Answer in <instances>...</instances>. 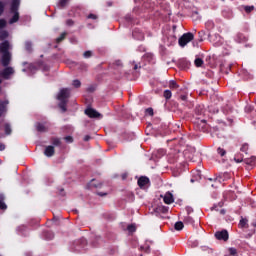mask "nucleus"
I'll list each match as a JSON object with an SVG mask.
<instances>
[{
  "label": "nucleus",
  "instance_id": "nucleus-1",
  "mask_svg": "<svg viewBox=\"0 0 256 256\" xmlns=\"http://www.w3.org/2000/svg\"><path fill=\"white\" fill-rule=\"evenodd\" d=\"M10 49H12V47L9 41H4L0 44V53H2V67H9V65H11L13 55L11 54V52H9Z\"/></svg>",
  "mask_w": 256,
  "mask_h": 256
},
{
  "label": "nucleus",
  "instance_id": "nucleus-2",
  "mask_svg": "<svg viewBox=\"0 0 256 256\" xmlns=\"http://www.w3.org/2000/svg\"><path fill=\"white\" fill-rule=\"evenodd\" d=\"M69 95H71V90L68 88H63L58 93L57 99L60 101L59 107L63 113L67 111V99H69Z\"/></svg>",
  "mask_w": 256,
  "mask_h": 256
},
{
  "label": "nucleus",
  "instance_id": "nucleus-3",
  "mask_svg": "<svg viewBox=\"0 0 256 256\" xmlns=\"http://www.w3.org/2000/svg\"><path fill=\"white\" fill-rule=\"evenodd\" d=\"M20 5H21V0H12L10 12L13 13L14 15L9 21L10 25H13V23H17V21H19V6Z\"/></svg>",
  "mask_w": 256,
  "mask_h": 256
},
{
  "label": "nucleus",
  "instance_id": "nucleus-4",
  "mask_svg": "<svg viewBox=\"0 0 256 256\" xmlns=\"http://www.w3.org/2000/svg\"><path fill=\"white\" fill-rule=\"evenodd\" d=\"M193 39H194L193 33L188 32L179 38L178 43L180 47H185V45H187V43H191Z\"/></svg>",
  "mask_w": 256,
  "mask_h": 256
},
{
  "label": "nucleus",
  "instance_id": "nucleus-5",
  "mask_svg": "<svg viewBox=\"0 0 256 256\" xmlns=\"http://www.w3.org/2000/svg\"><path fill=\"white\" fill-rule=\"evenodd\" d=\"M12 75H15V68L11 66H6L2 71H0V77H2V79L9 80Z\"/></svg>",
  "mask_w": 256,
  "mask_h": 256
},
{
  "label": "nucleus",
  "instance_id": "nucleus-6",
  "mask_svg": "<svg viewBox=\"0 0 256 256\" xmlns=\"http://www.w3.org/2000/svg\"><path fill=\"white\" fill-rule=\"evenodd\" d=\"M149 178L147 176H141L138 179V186L140 187V189H148L149 188Z\"/></svg>",
  "mask_w": 256,
  "mask_h": 256
},
{
  "label": "nucleus",
  "instance_id": "nucleus-7",
  "mask_svg": "<svg viewBox=\"0 0 256 256\" xmlns=\"http://www.w3.org/2000/svg\"><path fill=\"white\" fill-rule=\"evenodd\" d=\"M215 237L218 239V241H228L229 232H227V230L218 231L215 233Z\"/></svg>",
  "mask_w": 256,
  "mask_h": 256
},
{
  "label": "nucleus",
  "instance_id": "nucleus-8",
  "mask_svg": "<svg viewBox=\"0 0 256 256\" xmlns=\"http://www.w3.org/2000/svg\"><path fill=\"white\" fill-rule=\"evenodd\" d=\"M85 114L90 117L91 119H95L97 117H101V114H99V112H97L95 109L93 108H88L85 110Z\"/></svg>",
  "mask_w": 256,
  "mask_h": 256
},
{
  "label": "nucleus",
  "instance_id": "nucleus-9",
  "mask_svg": "<svg viewBox=\"0 0 256 256\" xmlns=\"http://www.w3.org/2000/svg\"><path fill=\"white\" fill-rule=\"evenodd\" d=\"M176 41H177V37L173 34H170L169 36L164 38V43L168 47H171V45H173Z\"/></svg>",
  "mask_w": 256,
  "mask_h": 256
},
{
  "label": "nucleus",
  "instance_id": "nucleus-10",
  "mask_svg": "<svg viewBox=\"0 0 256 256\" xmlns=\"http://www.w3.org/2000/svg\"><path fill=\"white\" fill-rule=\"evenodd\" d=\"M134 39H137L138 41H143L145 39V35L142 34L141 30L135 29L132 33Z\"/></svg>",
  "mask_w": 256,
  "mask_h": 256
},
{
  "label": "nucleus",
  "instance_id": "nucleus-11",
  "mask_svg": "<svg viewBox=\"0 0 256 256\" xmlns=\"http://www.w3.org/2000/svg\"><path fill=\"white\" fill-rule=\"evenodd\" d=\"M37 131L40 133H45L46 131H49V124L45 123H38L36 126Z\"/></svg>",
  "mask_w": 256,
  "mask_h": 256
},
{
  "label": "nucleus",
  "instance_id": "nucleus-12",
  "mask_svg": "<svg viewBox=\"0 0 256 256\" xmlns=\"http://www.w3.org/2000/svg\"><path fill=\"white\" fill-rule=\"evenodd\" d=\"M44 155L46 157H53V155H55V147L54 146H47L44 150Z\"/></svg>",
  "mask_w": 256,
  "mask_h": 256
},
{
  "label": "nucleus",
  "instance_id": "nucleus-13",
  "mask_svg": "<svg viewBox=\"0 0 256 256\" xmlns=\"http://www.w3.org/2000/svg\"><path fill=\"white\" fill-rule=\"evenodd\" d=\"M173 194H171L170 192H167L164 196V203H166V205H171V203H173Z\"/></svg>",
  "mask_w": 256,
  "mask_h": 256
},
{
  "label": "nucleus",
  "instance_id": "nucleus-14",
  "mask_svg": "<svg viewBox=\"0 0 256 256\" xmlns=\"http://www.w3.org/2000/svg\"><path fill=\"white\" fill-rule=\"evenodd\" d=\"M246 165H250V167H256V157L252 156L244 160Z\"/></svg>",
  "mask_w": 256,
  "mask_h": 256
},
{
  "label": "nucleus",
  "instance_id": "nucleus-15",
  "mask_svg": "<svg viewBox=\"0 0 256 256\" xmlns=\"http://www.w3.org/2000/svg\"><path fill=\"white\" fill-rule=\"evenodd\" d=\"M9 105V101H0V117L5 113V108Z\"/></svg>",
  "mask_w": 256,
  "mask_h": 256
},
{
  "label": "nucleus",
  "instance_id": "nucleus-16",
  "mask_svg": "<svg viewBox=\"0 0 256 256\" xmlns=\"http://www.w3.org/2000/svg\"><path fill=\"white\" fill-rule=\"evenodd\" d=\"M235 41L237 43H243V41H247V38H245V35H243L242 33H238L235 37Z\"/></svg>",
  "mask_w": 256,
  "mask_h": 256
},
{
  "label": "nucleus",
  "instance_id": "nucleus-17",
  "mask_svg": "<svg viewBox=\"0 0 256 256\" xmlns=\"http://www.w3.org/2000/svg\"><path fill=\"white\" fill-rule=\"evenodd\" d=\"M25 50L28 53H31V51H33V43H31V41H26L25 42Z\"/></svg>",
  "mask_w": 256,
  "mask_h": 256
},
{
  "label": "nucleus",
  "instance_id": "nucleus-18",
  "mask_svg": "<svg viewBox=\"0 0 256 256\" xmlns=\"http://www.w3.org/2000/svg\"><path fill=\"white\" fill-rule=\"evenodd\" d=\"M7 37H9V32H7L6 30L0 31V41H5Z\"/></svg>",
  "mask_w": 256,
  "mask_h": 256
},
{
  "label": "nucleus",
  "instance_id": "nucleus-19",
  "mask_svg": "<svg viewBox=\"0 0 256 256\" xmlns=\"http://www.w3.org/2000/svg\"><path fill=\"white\" fill-rule=\"evenodd\" d=\"M127 231H129V233H135V231H137V227L135 226V224H129L127 226Z\"/></svg>",
  "mask_w": 256,
  "mask_h": 256
},
{
  "label": "nucleus",
  "instance_id": "nucleus-20",
  "mask_svg": "<svg viewBox=\"0 0 256 256\" xmlns=\"http://www.w3.org/2000/svg\"><path fill=\"white\" fill-rule=\"evenodd\" d=\"M4 129H5V134L6 135H11V125L9 124V123H6L5 125H4Z\"/></svg>",
  "mask_w": 256,
  "mask_h": 256
},
{
  "label": "nucleus",
  "instance_id": "nucleus-21",
  "mask_svg": "<svg viewBox=\"0 0 256 256\" xmlns=\"http://www.w3.org/2000/svg\"><path fill=\"white\" fill-rule=\"evenodd\" d=\"M52 145H54V147H60V145H61V139H59V138H53V139H52Z\"/></svg>",
  "mask_w": 256,
  "mask_h": 256
},
{
  "label": "nucleus",
  "instance_id": "nucleus-22",
  "mask_svg": "<svg viewBox=\"0 0 256 256\" xmlns=\"http://www.w3.org/2000/svg\"><path fill=\"white\" fill-rule=\"evenodd\" d=\"M70 0H59L58 7H67Z\"/></svg>",
  "mask_w": 256,
  "mask_h": 256
},
{
  "label": "nucleus",
  "instance_id": "nucleus-23",
  "mask_svg": "<svg viewBox=\"0 0 256 256\" xmlns=\"http://www.w3.org/2000/svg\"><path fill=\"white\" fill-rule=\"evenodd\" d=\"M194 65L196 67H202L203 66V59L201 58H196L195 61H194Z\"/></svg>",
  "mask_w": 256,
  "mask_h": 256
},
{
  "label": "nucleus",
  "instance_id": "nucleus-24",
  "mask_svg": "<svg viewBox=\"0 0 256 256\" xmlns=\"http://www.w3.org/2000/svg\"><path fill=\"white\" fill-rule=\"evenodd\" d=\"M169 87H170V89H178L179 85L177 84V82H175V80H171L169 82Z\"/></svg>",
  "mask_w": 256,
  "mask_h": 256
},
{
  "label": "nucleus",
  "instance_id": "nucleus-25",
  "mask_svg": "<svg viewBox=\"0 0 256 256\" xmlns=\"http://www.w3.org/2000/svg\"><path fill=\"white\" fill-rule=\"evenodd\" d=\"M240 151L247 155V152L249 151V144H243L240 148Z\"/></svg>",
  "mask_w": 256,
  "mask_h": 256
},
{
  "label": "nucleus",
  "instance_id": "nucleus-26",
  "mask_svg": "<svg viewBox=\"0 0 256 256\" xmlns=\"http://www.w3.org/2000/svg\"><path fill=\"white\" fill-rule=\"evenodd\" d=\"M157 211H160V213H167L169 211V207L166 206H159L157 208Z\"/></svg>",
  "mask_w": 256,
  "mask_h": 256
},
{
  "label": "nucleus",
  "instance_id": "nucleus-27",
  "mask_svg": "<svg viewBox=\"0 0 256 256\" xmlns=\"http://www.w3.org/2000/svg\"><path fill=\"white\" fill-rule=\"evenodd\" d=\"M174 227L176 231H181L184 227L183 222H176Z\"/></svg>",
  "mask_w": 256,
  "mask_h": 256
},
{
  "label": "nucleus",
  "instance_id": "nucleus-28",
  "mask_svg": "<svg viewBox=\"0 0 256 256\" xmlns=\"http://www.w3.org/2000/svg\"><path fill=\"white\" fill-rule=\"evenodd\" d=\"M65 37H67V32H63L60 37H58L56 39V43H61V41H63V39H65Z\"/></svg>",
  "mask_w": 256,
  "mask_h": 256
},
{
  "label": "nucleus",
  "instance_id": "nucleus-29",
  "mask_svg": "<svg viewBox=\"0 0 256 256\" xmlns=\"http://www.w3.org/2000/svg\"><path fill=\"white\" fill-rule=\"evenodd\" d=\"M184 223H188L189 225H193L194 223V220L191 216H187L185 219H184Z\"/></svg>",
  "mask_w": 256,
  "mask_h": 256
},
{
  "label": "nucleus",
  "instance_id": "nucleus-30",
  "mask_svg": "<svg viewBox=\"0 0 256 256\" xmlns=\"http://www.w3.org/2000/svg\"><path fill=\"white\" fill-rule=\"evenodd\" d=\"M209 181H214L215 183H221L223 181V178L221 176L215 177V178H209Z\"/></svg>",
  "mask_w": 256,
  "mask_h": 256
},
{
  "label": "nucleus",
  "instance_id": "nucleus-31",
  "mask_svg": "<svg viewBox=\"0 0 256 256\" xmlns=\"http://www.w3.org/2000/svg\"><path fill=\"white\" fill-rule=\"evenodd\" d=\"M217 153H218V155H220L221 157H224V155H226V151H225V149H223V148H218L217 149Z\"/></svg>",
  "mask_w": 256,
  "mask_h": 256
},
{
  "label": "nucleus",
  "instance_id": "nucleus-32",
  "mask_svg": "<svg viewBox=\"0 0 256 256\" xmlns=\"http://www.w3.org/2000/svg\"><path fill=\"white\" fill-rule=\"evenodd\" d=\"M164 97L165 99H170L172 97V93L170 90H165L164 91Z\"/></svg>",
  "mask_w": 256,
  "mask_h": 256
},
{
  "label": "nucleus",
  "instance_id": "nucleus-33",
  "mask_svg": "<svg viewBox=\"0 0 256 256\" xmlns=\"http://www.w3.org/2000/svg\"><path fill=\"white\" fill-rule=\"evenodd\" d=\"M255 9V6H245L244 7V11H246V13H251V11H253Z\"/></svg>",
  "mask_w": 256,
  "mask_h": 256
},
{
  "label": "nucleus",
  "instance_id": "nucleus-34",
  "mask_svg": "<svg viewBox=\"0 0 256 256\" xmlns=\"http://www.w3.org/2000/svg\"><path fill=\"white\" fill-rule=\"evenodd\" d=\"M72 85H73V87H76V89H79V87H81V81L74 80Z\"/></svg>",
  "mask_w": 256,
  "mask_h": 256
},
{
  "label": "nucleus",
  "instance_id": "nucleus-35",
  "mask_svg": "<svg viewBox=\"0 0 256 256\" xmlns=\"http://www.w3.org/2000/svg\"><path fill=\"white\" fill-rule=\"evenodd\" d=\"M92 55H93V52L88 50V51L84 52L83 57L85 59H89V57H91Z\"/></svg>",
  "mask_w": 256,
  "mask_h": 256
},
{
  "label": "nucleus",
  "instance_id": "nucleus-36",
  "mask_svg": "<svg viewBox=\"0 0 256 256\" xmlns=\"http://www.w3.org/2000/svg\"><path fill=\"white\" fill-rule=\"evenodd\" d=\"M3 11H5V3L0 1V16L3 15Z\"/></svg>",
  "mask_w": 256,
  "mask_h": 256
},
{
  "label": "nucleus",
  "instance_id": "nucleus-37",
  "mask_svg": "<svg viewBox=\"0 0 256 256\" xmlns=\"http://www.w3.org/2000/svg\"><path fill=\"white\" fill-rule=\"evenodd\" d=\"M6 25H7V21H5L4 19H1L0 20V29H3Z\"/></svg>",
  "mask_w": 256,
  "mask_h": 256
},
{
  "label": "nucleus",
  "instance_id": "nucleus-38",
  "mask_svg": "<svg viewBox=\"0 0 256 256\" xmlns=\"http://www.w3.org/2000/svg\"><path fill=\"white\" fill-rule=\"evenodd\" d=\"M228 251H229L230 255H237V249H235V248H229Z\"/></svg>",
  "mask_w": 256,
  "mask_h": 256
},
{
  "label": "nucleus",
  "instance_id": "nucleus-39",
  "mask_svg": "<svg viewBox=\"0 0 256 256\" xmlns=\"http://www.w3.org/2000/svg\"><path fill=\"white\" fill-rule=\"evenodd\" d=\"M146 115H150V117H153V108L146 109Z\"/></svg>",
  "mask_w": 256,
  "mask_h": 256
},
{
  "label": "nucleus",
  "instance_id": "nucleus-40",
  "mask_svg": "<svg viewBox=\"0 0 256 256\" xmlns=\"http://www.w3.org/2000/svg\"><path fill=\"white\" fill-rule=\"evenodd\" d=\"M64 140L66 141V143H73V137L71 136H66Z\"/></svg>",
  "mask_w": 256,
  "mask_h": 256
},
{
  "label": "nucleus",
  "instance_id": "nucleus-41",
  "mask_svg": "<svg viewBox=\"0 0 256 256\" xmlns=\"http://www.w3.org/2000/svg\"><path fill=\"white\" fill-rule=\"evenodd\" d=\"M234 161L236 163H243V157L237 158V156L234 157Z\"/></svg>",
  "mask_w": 256,
  "mask_h": 256
},
{
  "label": "nucleus",
  "instance_id": "nucleus-42",
  "mask_svg": "<svg viewBox=\"0 0 256 256\" xmlns=\"http://www.w3.org/2000/svg\"><path fill=\"white\" fill-rule=\"evenodd\" d=\"M0 209H7V204H5L3 201H0Z\"/></svg>",
  "mask_w": 256,
  "mask_h": 256
},
{
  "label": "nucleus",
  "instance_id": "nucleus-43",
  "mask_svg": "<svg viewBox=\"0 0 256 256\" xmlns=\"http://www.w3.org/2000/svg\"><path fill=\"white\" fill-rule=\"evenodd\" d=\"M186 211H187L188 215H191V213H193V208L188 206V207H186Z\"/></svg>",
  "mask_w": 256,
  "mask_h": 256
},
{
  "label": "nucleus",
  "instance_id": "nucleus-44",
  "mask_svg": "<svg viewBox=\"0 0 256 256\" xmlns=\"http://www.w3.org/2000/svg\"><path fill=\"white\" fill-rule=\"evenodd\" d=\"M240 225L241 227H245V225H247V220H244V219L240 220Z\"/></svg>",
  "mask_w": 256,
  "mask_h": 256
},
{
  "label": "nucleus",
  "instance_id": "nucleus-45",
  "mask_svg": "<svg viewBox=\"0 0 256 256\" xmlns=\"http://www.w3.org/2000/svg\"><path fill=\"white\" fill-rule=\"evenodd\" d=\"M91 187H101V184H95V180H92Z\"/></svg>",
  "mask_w": 256,
  "mask_h": 256
},
{
  "label": "nucleus",
  "instance_id": "nucleus-46",
  "mask_svg": "<svg viewBox=\"0 0 256 256\" xmlns=\"http://www.w3.org/2000/svg\"><path fill=\"white\" fill-rule=\"evenodd\" d=\"M88 19H97V15H95V14H90V15L88 16Z\"/></svg>",
  "mask_w": 256,
  "mask_h": 256
},
{
  "label": "nucleus",
  "instance_id": "nucleus-47",
  "mask_svg": "<svg viewBox=\"0 0 256 256\" xmlns=\"http://www.w3.org/2000/svg\"><path fill=\"white\" fill-rule=\"evenodd\" d=\"M115 65H117V67H121L123 65V63H121V60H117L115 62Z\"/></svg>",
  "mask_w": 256,
  "mask_h": 256
},
{
  "label": "nucleus",
  "instance_id": "nucleus-48",
  "mask_svg": "<svg viewBox=\"0 0 256 256\" xmlns=\"http://www.w3.org/2000/svg\"><path fill=\"white\" fill-rule=\"evenodd\" d=\"M66 25H69V26L73 25V20H67Z\"/></svg>",
  "mask_w": 256,
  "mask_h": 256
},
{
  "label": "nucleus",
  "instance_id": "nucleus-49",
  "mask_svg": "<svg viewBox=\"0 0 256 256\" xmlns=\"http://www.w3.org/2000/svg\"><path fill=\"white\" fill-rule=\"evenodd\" d=\"M180 98H181L182 101H187V96L186 95H182V96H180Z\"/></svg>",
  "mask_w": 256,
  "mask_h": 256
},
{
  "label": "nucleus",
  "instance_id": "nucleus-50",
  "mask_svg": "<svg viewBox=\"0 0 256 256\" xmlns=\"http://www.w3.org/2000/svg\"><path fill=\"white\" fill-rule=\"evenodd\" d=\"M0 151H5V144H0Z\"/></svg>",
  "mask_w": 256,
  "mask_h": 256
},
{
  "label": "nucleus",
  "instance_id": "nucleus-51",
  "mask_svg": "<svg viewBox=\"0 0 256 256\" xmlns=\"http://www.w3.org/2000/svg\"><path fill=\"white\" fill-rule=\"evenodd\" d=\"M89 139H91V136H89V135H86V136L84 137V141H89Z\"/></svg>",
  "mask_w": 256,
  "mask_h": 256
},
{
  "label": "nucleus",
  "instance_id": "nucleus-52",
  "mask_svg": "<svg viewBox=\"0 0 256 256\" xmlns=\"http://www.w3.org/2000/svg\"><path fill=\"white\" fill-rule=\"evenodd\" d=\"M134 69L135 70L139 69V65L135 64Z\"/></svg>",
  "mask_w": 256,
  "mask_h": 256
},
{
  "label": "nucleus",
  "instance_id": "nucleus-53",
  "mask_svg": "<svg viewBox=\"0 0 256 256\" xmlns=\"http://www.w3.org/2000/svg\"><path fill=\"white\" fill-rule=\"evenodd\" d=\"M98 195H100V197H103L104 195H107V194L98 193Z\"/></svg>",
  "mask_w": 256,
  "mask_h": 256
},
{
  "label": "nucleus",
  "instance_id": "nucleus-54",
  "mask_svg": "<svg viewBox=\"0 0 256 256\" xmlns=\"http://www.w3.org/2000/svg\"><path fill=\"white\" fill-rule=\"evenodd\" d=\"M220 213H222V215H225V210H221Z\"/></svg>",
  "mask_w": 256,
  "mask_h": 256
},
{
  "label": "nucleus",
  "instance_id": "nucleus-55",
  "mask_svg": "<svg viewBox=\"0 0 256 256\" xmlns=\"http://www.w3.org/2000/svg\"><path fill=\"white\" fill-rule=\"evenodd\" d=\"M160 151H161L162 155H165V151H163V150H160Z\"/></svg>",
  "mask_w": 256,
  "mask_h": 256
},
{
  "label": "nucleus",
  "instance_id": "nucleus-56",
  "mask_svg": "<svg viewBox=\"0 0 256 256\" xmlns=\"http://www.w3.org/2000/svg\"><path fill=\"white\" fill-rule=\"evenodd\" d=\"M146 57H151V54H146Z\"/></svg>",
  "mask_w": 256,
  "mask_h": 256
},
{
  "label": "nucleus",
  "instance_id": "nucleus-57",
  "mask_svg": "<svg viewBox=\"0 0 256 256\" xmlns=\"http://www.w3.org/2000/svg\"><path fill=\"white\" fill-rule=\"evenodd\" d=\"M3 83V80L0 79V85Z\"/></svg>",
  "mask_w": 256,
  "mask_h": 256
},
{
  "label": "nucleus",
  "instance_id": "nucleus-58",
  "mask_svg": "<svg viewBox=\"0 0 256 256\" xmlns=\"http://www.w3.org/2000/svg\"><path fill=\"white\" fill-rule=\"evenodd\" d=\"M253 227H256V223L253 224Z\"/></svg>",
  "mask_w": 256,
  "mask_h": 256
},
{
  "label": "nucleus",
  "instance_id": "nucleus-59",
  "mask_svg": "<svg viewBox=\"0 0 256 256\" xmlns=\"http://www.w3.org/2000/svg\"><path fill=\"white\" fill-rule=\"evenodd\" d=\"M212 187H215V184H212Z\"/></svg>",
  "mask_w": 256,
  "mask_h": 256
},
{
  "label": "nucleus",
  "instance_id": "nucleus-60",
  "mask_svg": "<svg viewBox=\"0 0 256 256\" xmlns=\"http://www.w3.org/2000/svg\"><path fill=\"white\" fill-rule=\"evenodd\" d=\"M0 91H1V86H0Z\"/></svg>",
  "mask_w": 256,
  "mask_h": 256
}]
</instances>
